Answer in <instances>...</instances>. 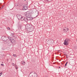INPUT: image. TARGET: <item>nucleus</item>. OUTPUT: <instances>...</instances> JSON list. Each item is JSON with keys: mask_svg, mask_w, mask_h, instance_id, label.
I'll return each mask as SVG.
<instances>
[{"mask_svg": "<svg viewBox=\"0 0 77 77\" xmlns=\"http://www.w3.org/2000/svg\"><path fill=\"white\" fill-rule=\"evenodd\" d=\"M21 21H25V22H27L29 20H31L30 17H28L27 18H25L24 17H22L20 18Z\"/></svg>", "mask_w": 77, "mask_h": 77, "instance_id": "obj_1", "label": "nucleus"}, {"mask_svg": "<svg viewBox=\"0 0 77 77\" xmlns=\"http://www.w3.org/2000/svg\"><path fill=\"white\" fill-rule=\"evenodd\" d=\"M70 41V39L69 38H66V39L63 43V44L65 45H68L69 44V42Z\"/></svg>", "mask_w": 77, "mask_h": 77, "instance_id": "obj_2", "label": "nucleus"}, {"mask_svg": "<svg viewBox=\"0 0 77 77\" xmlns=\"http://www.w3.org/2000/svg\"><path fill=\"white\" fill-rule=\"evenodd\" d=\"M27 26V31H29V32H32L33 30L31 31V30H32V26L31 25L28 24L26 26Z\"/></svg>", "mask_w": 77, "mask_h": 77, "instance_id": "obj_3", "label": "nucleus"}, {"mask_svg": "<svg viewBox=\"0 0 77 77\" xmlns=\"http://www.w3.org/2000/svg\"><path fill=\"white\" fill-rule=\"evenodd\" d=\"M31 75L32 77H36L37 76V74L35 72H31L29 74V75Z\"/></svg>", "mask_w": 77, "mask_h": 77, "instance_id": "obj_4", "label": "nucleus"}, {"mask_svg": "<svg viewBox=\"0 0 77 77\" xmlns=\"http://www.w3.org/2000/svg\"><path fill=\"white\" fill-rule=\"evenodd\" d=\"M30 12L28 11L26 13H25L24 15L25 17H28L29 15H30Z\"/></svg>", "mask_w": 77, "mask_h": 77, "instance_id": "obj_5", "label": "nucleus"}, {"mask_svg": "<svg viewBox=\"0 0 77 77\" xmlns=\"http://www.w3.org/2000/svg\"><path fill=\"white\" fill-rule=\"evenodd\" d=\"M22 16H21V15L20 14H17V17L18 18V20H20L21 17Z\"/></svg>", "mask_w": 77, "mask_h": 77, "instance_id": "obj_6", "label": "nucleus"}, {"mask_svg": "<svg viewBox=\"0 0 77 77\" xmlns=\"http://www.w3.org/2000/svg\"><path fill=\"white\" fill-rule=\"evenodd\" d=\"M23 10H27V7L25 6L23 7Z\"/></svg>", "mask_w": 77, "mask_h": 77, "instance_id": "obj_7", "label": "nucleus"}, {"mask_svg": "<svg viewBox=\"0 0 77 77\" xmlns=\"http://www.w3.org/2000/svg\"><path fill=\"white\" fill-rule=\"evenodd\" d=\"M4 7V5H2V4H0V10H1L2 9H3Z\"/></svg>", "mask_w": 77, "mask_h": 77, "instance_id": "obj_8", "label": "nucleus"}, {"mask_svg": "<svg viewBox=\"0 0 77 77\" xmlns=\"http://www.w3.org/2000/svg\"><path fill=\"white\" fill-rule=\"evenodd\" d=\"M12 42L11 41V42H8V46H10L11 45V43H12Z\"/></svg>", "mask_w": 77, "mask_h": 77, "instance_id": "obj_9", "label": "nucleus"}, {"mask_svg": "<svg viewBox=\"0 0 77 77\" xmlns=\"http://www.w3.org/2000/svg\"><path fill=\"white\" fill-rule=\"evenodd\" d=\"M32 10L33 11L34 13H36V12H37V10L36 9H32Z\"/></svg>", "mask_w": 77, "mask_h": 77, "instance_id": "obj_10", "label": "nucleus"}, {"mask_svg": "<svg viewBox=\"0 0 77 77\" xmlns=\"http://www.w3.org/2000/svg\"><path fill=\"white\" fill-rule=\"evenodd\" d=\"M21 63L22 65H25L26 62H24V61H22L21 62Z\"/></svg>", "mask_w": 77, "mask_h": 77, "instance_id": "obj_11", "label": "nucleus"}, {"mask_svg": "<svg viewBox=\"0 0 77 77\" xmlns=\"http://www.w3.org/2000/svg\"><path fill=\"white\" fill-rule=\"evenodd\" d=\"M30 11L31 13L32 14H34V13L33 12V9H32Z\"/></svg>", "mask_w": 77, "mask_h": 77, "instance_id": "obj_12", "label": "nucleus"}, {"mask_svg": "<svg viewBox=\"0 0 77 77\" xmlns=\"http://www.w3.org/2000/svg\"><path fill=\"white\" fill-rule=\"evenodd\" d=\"M2 50H6V47H3L2 48Z\"/></svg>", "mask_w": 77, "mask_h": 77, "instance_id": "obj_13", "label": "nucleus"}, {"mask_svg": "<svg viewBox=\"0 0 77 77\" xmlns=\"http://www.w3.org/2000/svg\"><path fill=\"white\" fill-rule=\"evenodd\" d=\"M11 36L12 37H14L15 35H14V33H11Z\"/></svg>", "mask_w": 77, "mask_h": 77, "instance_id": "obj_14", "label": "nucleus"}, {"mask_svg": "<svg viewBox=\"0 0 77 77\" xmlns=\"http://www.w3.org/2000/svg\"><path fill=\"white\" fill-rule=\"evenodd\" d=\"M48 2H51L53 0H46Z\"/></svg>", "mask_w": 77, "mask_h": 77, "instance_id": "obj_15", "label": "nucleus"}, {"mask_svg": "<svg viewBox=\"0 0 77 77\" xmlns=\"http://www.w3.org/2000/svg\"><path fill=\"white\" fill-rule=\"evenodd\" d=\"M65 29H66L65 32H66L67 31H68V29L66 28Z\"/></svg>", "mask_w": 77, "mask_h": 77, "instance_id": "obj_16", "label": "nucleus"}, {"mask_svg": "<svg viewBox=\"0 0 77 77\" xmlns=\"http://www.w3.org/2000/svg\"><path fill=\"white\" fill-rule=\"evenodd\" d=\"M7 29L8 30H11V28H10L9 27H8Z\"/></svg>", "mask_w": 77, "mask_h": 77, "instance_id": "obj_17", "label": "nucleus"}, {"mask_svg": "<svg viewBox=\"0 0 77 77\" xmlns=\"http://www.w3.org/2000/svg\"><path fill=\"white\" fill-rule=\"evenodd\" d=\"M8 38L10 40V41L11 42V37H8Z\"/></svg>", "mask_w": 77, "mask_h": 77, "instance_id": "obj_18", "label": "nucleus"}, {"mask_svg": "<svg viewBox=\"0 0 77 77\" xmlns=\"http://www.w3.org/2000/svg\"><path fill=\"white\" fill-rule=\"evenodd\" d=\"M2 74H3V73L2 72L0 73V77L2 75Z\"/></svg>", "mask_w": 77, "mask_h": 77, "instance_id": "obj_19", "label": "nucleus"}, {"mask_svg": "<svg viewBox=\"0 0 77 77\" xmlns=\"http://www.w3.org/2000/svg\"><path fill=\"white\" fill-rule=\"evenodd\" d=\"M16 55L15 54H13V56L14 57H15L16 56Z\"/></svg>", "mask_w": 77, "mask_h": 77, "instance_id": "obj_20", "label": "nucleus"}, {"mask_svg": "<svg viewBox=\"0 0 77 77\" xmlns=\"http://www.w3.org/2000/svg\"><path fill=\"white\" fill-rule=\"evenodd\" d=\"M67 63H68V62H67L65 64V67L66 66V65H67Z\"/></svg>", "mask_w": 77, "mask_h": 77, "instance_id": "obj_21", "label": "nucleus"}, {"mask_svg": "<svg viewBox=\"0 0 77 77\" xmlns=\"http://www.w3.org/2000/svg\"><path fill=\"white\" fill-rule=\"evenodd\" d=\"M1 65L2 66H4V65H3V64H1Z\"/></svg>", "mask_w": 77, "mask_h": 77, "instance_id": "obj_22", "label": "nucleus"}, {"mask_svg": "<svg viewBox=\"0 0 77 77\" xmlns=\"http://www.w3.org/2000/svg\"><path fill=\"white\" fill-rule=\"evenodd\" d=\"M65 30H66V29H63V31H64L65 32H66V31H65Z\"/></svg>", "mask_w": 77, "mask_h": 77, "instance_id": "obj_23", "label": "nucleus"}, {"mask_svg": "<svg viewBox=\"0 0 77 77\" xmlns=\"http://www.w3.org/2000/svg\"><path fill=\"white\" fill-rule=\"evenodd\" d=\"M16 69H18V67H16Z\"/></svg>", "mask_w": 77, "mask_h": 77, "instance_id": "obj_24", "label": "nucleus"}, {"mask_svg": "<svg viewBox=\"0 0 77 77\" xmlns=\"http://www.w3.org/2000/svg\"><path fill=\"white\" fill-rule=\"evenodd\" d=\"M12 65H13V66H14V63H13L12 64Z\"/></svg>", "mask_w": 77, "mask_h": 77, "instance_id": "obj_25", "label": "nucleus"}, {"mask_svg": "<svg viewBox=\"0 0 77 77\" xmlns=\"http://www.w3.org/2000/svg\"><path fill=\"white\" fill-rule=\"evenodd\" d=\"M2 63H3V62H2Z\"/></svg>", "mask_w": 77, "mask_h": 77, "instance_id": "obj_26", "label": "nucleus"}, {"mask_svg": "<svg viewBox=\"0 0 77 77\" xmlns=\"http://www.w3.org/2000/svg\"><path fill=\"white\" fill-rule=\"evenodd\" d=\"M59 68H60V67H59Z\"/></svg>", "mask_w": 77, "mask_h": 77, "instance_id": "obj_27", "label": "nucleus"}, {"mask_svg": "<svg viewBox=\"0 0 77 77\" xmlns=\"http://www.w3.org/2000/svg\"><path fill=\"white\" fill-rule=\"evenodd\" d=\"M48 41H49V40H48Z\"/></svg>", "mask_w": 77, "mask_h": 77, "instance_id": "obj_28", "label": "nucleus"}, {"mask_svg": "<svg viewBox=\"0 0 77 77\" xmlns=\"http://www.w3.org/2000/svg\"><path fill=\"white\" fill-rule=\"evenodd\" d=\"M25 0V1H26V0Z\"/></svg>", "mask_w": 77, "mask_h": 77, "instance_id": "obj_29", "label": "nucleus"}, {"mask_svg": "<svg viewBox=\"0 0 77 77\" xmlns=\"http://www.w3.org/2000/svg\"><path fill=\"white\" fill-rule=\"evenodd\" d=\"M17 6H18V5H17Z\"/></svg>", "mask_w": 77, "mask_h": 77, "instance_id": "obj_30", "label": "nucleus"}]
</instances>
